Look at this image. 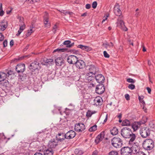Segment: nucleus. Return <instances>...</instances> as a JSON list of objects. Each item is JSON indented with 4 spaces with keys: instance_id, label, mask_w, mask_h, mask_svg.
<instances>
[{
    "instance_id": "42",
    "label": "nucleus",
    "mask_w": 155,
    "mask_h": 155,
    "mask_svg": "<svg viewBox=\"0 0 155 155\" xmlns=\"http://www.w3.org/2000/svg\"><path fill=\"white\" fill-rule=\"evenodd\" d=\"M144 98V97L143 96H139L138 99L140 102L143 105H145V103L143 100V99Z\"/></svg>"
},
{
    "instance_id": "60",
    "label": "nucleus",
    "mask_w": 155,
    "mask_h": 155,
    "mask_svg": "<svg viewBox=\"0 0 155 155\" xmlns=\"http://www.w3.org/2000/svg\"><path fill=\"white\" fill-rule=\"evenodd\" d=\"M4 39V36L2 33H0V41H2Z\"/></svg>"
},
{
    "instance_id": "6",
    "label": "nucleus",
    "mask_w": 155,
    "mask_h": 155,
    "mask_svg": "<svg viewBox=\"0 0 155 155\" xmlns=\"http://www.w3.org/2000/svg\"><path fill=\"white\" fill-rule=\"evenodd\" d=\"M122 17H119L117 22V26L120 28L122 30L127 31V28L125 26L124 23L122 18Z\"/></svg>"
},
{
    "instance_id": "36",
    "label": "nucleus",
    "mask_w": 155,
    "mask_h": 155,
    "mask_svg": "<svg viewBox=\"0 0 155 155\" xmlns=\"http://www.w3.org/2000/svg\"><path fill=\"white\" fill-rule=\"evenodd\" d=\"M67 50V48H57L56 49L54 50L53 53H55L56 52H58V53L61 52H64L66 51Z\"/></svg>"
},
{
    "instance_id": "40",
    "label": "nucleus",
    "mask_w": 155,
    "mask_h": 155,
    "mask_svg": "<svg viewBox=\"0 0 155 155\" xmlns=\"http://www.w3.org/2000/svg\"><path fill=\"white\" fill-rule=\"evenodd\" d=\"M149 126L151 129L155 128V121L153 120L149 122Z\"/></svg>"
},
{
    "instance_id": "38",
    "label": "nucleus",
    "mask_w": 155,
    "mask_h": 155,
    "mask_svg": "<svg viewBox=\"0 0 155 155\" xmlns=\"http://www.w3.org/2000/svg\"><path fill=\"white\" fill-rule=\"evenodd\" d=\"M123 124L124 126H129L130 125L131 123L130 120L126 119L123 121Z\"/></svg>"
},
{
    "instance_id": "19",
    "label": "nucleus",
    "mask_w": 155,
    "mask_h": 155,
    "mask_svg": "<svg viewBox=\"0 0 155 155\" xmlns=\"http://www.w3.org/2000/svg\"><path fill=\"white\" fill-rule=\"evenodd\" d=\"M85 63L84 61L81 60H78L75 65L77 68L79 69H82L85 66Z\"/></svg>"
},
{
    "instance_id": "17",
    "label": "nucleus",
    "mask_w": 155,
    "mask_h": 155,
    "mask_svg": "<svg viewBox=\"0 0 155 155\" xmlns=\"http://www.w3.org/2000/svg\"><path fill=\"white\" fill-rule=\"evenodd\" d=\"M44 22L45 26L46 27H49L50 26V23L49 22V18L48 13L45 12L44 16Z\"/></svg>"
},
{
    "instance_id": "41",
    "label": "nucleus",
    "mask_w": 155,
    "mask_h": 155,
    "mask_svg": "<svg viewBox=\"0 0 155 155\" xmlns=\"http://www.w3.org/2000/svg\"><path fill=\"white\" fill-rule=\"evenodd\" d=\"M140 10L138 8H137L136 9L134 12V16L137 18L140 15Z\"/></svg>"
},
{
    "instance_id": "26",
    "label": "nucleus",
    "mask_w": 155,
    "mask_h": 155,
    "mask_svg": "<svg viewBox=\"0 0 155 155\" xmlns=\"http://www.w3.org/2000/svg\"><path fill=\"white\" fill-rule=\"evenodd\" d=\"M77 48H79L83 50L88 51H91L92 48L90 47L84 45H79L77 46Z\"/></svg>"
},
{
    "instance_id": "22",
    "label": "nucleus",
    "mask_w": 155,
    "mask_h": 155,
    "mask_svg": "<svg viewBox=\"0 0 155 155\" xmlns=\"http://www.w3.org/2000/svg\"><path fill=\"white\" fill-rule=\"evenodd\" d=\"M105 135V133L104 131L101 132L96 137L95 140V142L98 143L100 141L102 140L104 137Z\"/></svg>"
},
{
    "instance_id": "39",
    "label": "nucleus",
    "mask_w": 155,
    "mask_h": 155,
    "mask_svg": "<svg viewBox=\"0 0 155 155\" xmlns=\"http://www.w3.org/2000/svg\"><path fill=\"white\" fill-rule=\"evenodd\" d=\"M59 11L61 13L62 15L64 14V15H66L67 14H69L70 15H72L73 14L72 12H68L66 11L61 10V11Z\"/></svg>"
},
{
    "instance_id": "8",
    "label": "nucleus",
    "mask_w": 155,
    "mask_h": 155,
    "mask_svg": "<svg viewBox=\"0 0 155 155\" xmlns=\"http://www.w3.org/2000/svg\"><path fill=\"white\" fill-rule=\"evenodd\" d=\"M78 57L74 55H70L68 56L67 60L68 62L70 64H75L78 61Z\"/></svg>"
},
{
    "instance_id": "14",
    "label": "nucleus",
    "mask_w": 155,
    "mask_h": 155,
    "mask_svg": "<svg viewBox=\"0 0 155 155\" xmlns=\"http://www.w3.org/2000/svg\"><path fill=\"white\" fill-rule=\"evenodd\" d=\"M58 145L57 140L54 139L51 140L48 144V147L50 149L54 148Z\"/></svg>"
},
{
    "instance_id": "35",
    "label": "nucleus",
    "mask_w": 155,
    "mask_h": 155,
    "mask_svg": "<svg viewBox=\"0 0 155 155\" xmlns=\"http://www.w3.org/2000/svg\"><path fill=\"white\" fill-rule=\"evenodd\" d=\"M53 151L51 149L45 150L44 152V155H53Z\"/></svg>"
},
{
    "instance_id": "56",
    "label": "nucleus",
    "mask_w": 155,
    "mask_h": 155,
    "mask_svg": "<svg viewBox=\"0 0 155 155\" xmlns=\"http://www.w3.org/2000/svg\"><path fill=\"white\" fill-rule=\"evenodd\" d=\"M104 56L105 58H108L109 57V55L107 54V52L106 51H104Z\"/></svg>"
},
{
    "instance_id": "62",
    "label": "nucleus",
    "mask_w": 155,
    "mask_h": 155,
    "mask_svg": "<svg viewBox=\"0 0 155 155\" xmlns=\"http://www.w3.org/2000/svg\"><path fill=\"white\" fill-rule=\"evenodd\" d=\"M85 7L87 9H89L91 7V5H90V4H87L86 5Z\"/></svg>"
},
{
    "instance_id": "16",
    "label": "nucleus",
    "mask_w": 155,
    "mask_h": 155,
    "mask_svg": "<svg viewBox=\"0 0 155 155\" xmlns=\"http://www.w3.org/2000/svg\"><path fill=\"white\" fill-rule=\"evenodd\" d=\"M94 79H96L97 82L100 84L103 83L105 80L104 77L101 74L95 75L94 77Z\"/></svg>"
},
{
    "instance_id": "51",
    "label": "nucleus",
    "mask_w": 155,
    "mask_h": 155,
    "mask_svg": "<svg viewBox=\"0 0 155 155\" xmlns=\"http://www.w3.org/2000/svg\"><path fill=\"white\" fill-rule=\"evenodd\" d=\"M109 155H118V153L116 151H112L109 153Z\"/></svg>"
},
{
    "instance_id": "48",
    "label": "nucleus",
    "mask_w": 155,
    "mask_h": 155,
    "mask_svg": "<svg viewBox=\"0 0 155 155\" xmlns=\"http://www.w3.org/2000/svg\"><path fill=\"white\" fill-rule=\"evenodd\" d=\"M93 114V113H92L91 111L88 110L87 112L86 116L88 117H90Z\"/></svg>"
},
{
    "instance_id": "58",
    "label": "nucleus",
    "mask_w": 155,
    "mask_h": 155,
    "mask_svg": "<svg viewBox=\"0 0 155 155\" xmlns=\"http://www.w3.org/2000/svg\"><path fill=\"white\" fill-rule=\"evenodd\" d=\"M125 97L127 100L128 101L130 99V96L128 94H126L125 95Z\"/></svg>"
},
{
    "instance_id": "4",
    "label": "nucleus",
    "mask_w": 155,
    "mask_h": 155,
    "mask_svg": "<svg viewBox=\"0 0 155 155\" xmlns=\"http://www.w3.org/2000/svg\"><path fill=\"white\" fill-rule=\"evenodd\" d=\"M140 134L142 137L145 138L150 135V130L149 129L146 127L141 128L140 130Z\"/></svg>"
},
{
    "instance_id": "30",
    "label": "nucleus",
    "mask_w": 155,
    "mask_h": 155,
    "mask_svg": "<svg viewBox=\"0 0 155 155\" xmlns=\"http://www.w3.org/2000/svg\"><path fill=\"white\" fill-rule=\"evenodd\" d=\"M113 43L111 42L110 43L106 42L105 43H103V46L108 50H109L110 49L112 48H113Z\"/></svg>"
},
{
    "instance_id": "53",
    "label": "nucleus",
    "mask_w": 155,
    "mask_h": 155,
    "mask_svg": "<svg viewBox=\"0 0 155 155\" xmlns=\"http://www.w3.org/2000/svg\"><path fill=\"white\" fill-rule=\"evenodd\" d=\"M97 3L96 2H94L92 4V7L94 8H95L97 7Z\"/></svg>"
},
{
    "instance_id": "49",
    "label": "nucleus",
    "mask_w": 155,
    "mask_h": 155,
    "mask_svg": "<svg viewBox=\"0 0 155 155\" xmlns=\"http://www.w3.org/2000/svg\"><path fill=\"white\" fill-rule=\"evenodd\" d=\"M19 20V22L20 23L19 24V25H23L25 24L23 22V18L22 17H19L18 18Z\"/></svg>"
},
{
    "instance_id": "29",
    "label": "nucleus",
    "mask_w": 155,
    "mask_h": 155,
    "mask_svg": "<svg viewBox=\"0 0 155 155\" xmlns=\"http://www.w3.org/2000/svg\"><path fill=\"white\" fill-rule=\"evenodd\" d=\"M141 125L139 121L135 122L132 124V127L134 131H136Z\"/></svg>"
},
{
    "instance_id": "45",
    "label": "nucleus",
    "mask_w": 155,
    "mask_h": 155,
    "mask_svg": "<svg viewBox=\"0 0 155 155\" xmlns=\"http://www.w3.org/2000/svg\"><path fill=\"white\" fill-rule=\"evenodd\" d=\"M4 13V12L2 9V3H0V16H2Z\"/></svg>"
},
{
    "instance_id": "13",
    "label": "nucleus",
    "mask_w": 155,
    "mask_h": 155,
    "mask_svg": "<svg viewBox=\"0 0 155 155\" xmlns=\"http://www.w3.org/2000/svg\"><path fill=\"white\" fill-rule=\"evenodd\" d=\"M130 134V135L128 136V137H127V139H130L129 141L128 144H132V143L134 142L135 140L137 137V135L133 133L132 132V131H131Z\"/></svg>"
},
{
    "instance_id": "57",
    "label": "nucleus",
    "mask_w": 155,
    "mask_h": 155,
    "mask_svg": "<svg viewBox=\"0 0 155 155\" xmlns=\"http://www.w3.org/2000/svg\"><path fill=\"white\" fill-rule=\"evenodd\" d=\"M7 40H4L3 42V47H5L7 46Z\"/></svg>"
},
{
    "instance_id": "12",
    "label": "nucleus",
    "mask_w": 155,
    "mask_h": 155,
    "mask_svg": "<svg viewBox=\"0 0 155 155\" xmlns=\"http://www.w3.org/2000/svg\"><path fill=\"white\" fill-rule=\"evenodd\" d=\"M25 69V65L23 64H18L15 68L16 71L18 73H23L24 72Z\"/></svg>"
},
{
    "instance_id": "11",
    "label": "nucleus",
    "mask_w": 155,
    "mask_h": 155,
    "mask_svg": "<svg viewBox=\"0 0 155 155\" xmlns=\"http://www.w3.org/2000/svg\"><path fill=\"white\" fill-rule=\"evenodd\" d=\"M122 155H131L132 151L129 147H125L121 150Z\"/></svg>"
},
{
    "instance_id": "44",
    "label": "nucleus",
    "mask_w": 155,
    "mask_h": 155,
    "mask_svg": "<svg viewBox=\"0 0 155 155\" xmlns=\"http://www.w3.org/2000/svg\"><path fill=\"white\" fill-rule=\"evenodd\" d=\"M97 126L95 125L91 127H90L89 129V130L90 132L94 131L97 130Z\"/></svg>"
},
{
    "instance_id": "54",
    "label": "nucleus",
    "mask_w": 155,
    "mask_h": 155,
    "mask_svg": "<svg viewBox=\"0 0 155 155\" xmlns=\"http://www.w3.org/2000/svg\"><path fill=\"white\" fill-rule=\"evenodd\" d=\"M7 73V77H9L10 75H12L13 74V72L12 71L10 70L8 71Z\"/></svg>"
},
{
    "instance_id": "1",
    "label": "nucleus",
    "mask_w": 155,
    "mask_h": 155,
    "mask_svg": "<svg viewBox=\"0 0 155 155\" xmlns=\"http://www.w3.org/2000/svg\"><path fill=\"white\" fill-rule=\"evenodd\" d=\"M143 147L145 150H151L154 147V142L151 139H146L143 143Z\"/></svg>"
},
{
    "instance_id": "5",
    "label": "nucleus",
    "mask_w": 155,
    "mask_h": 155,
    "mask_svg": "<svg viewBox=\"0 0 155 155\" xmlns=\"http://www.w3.org/2000/svg\"><path fill=\"white\" fill-rule=\"evenodd\" d=\"M131 131V130L129 128L123 127L121 130V134L124 138L127 139Z\"/></svg>"
},
{
    "instance_id": "21",
    "label": "nucleus",
    "mask_w": 155,
    "mask_h": 155,
    "mask_svg": "<svg viewBox=\"0 0 155 155\" xmlns=\"http://www.w3.org/2000/svg\"><path fill=\"white\" fill-rule=\"evenodd\" d=\"M39 64L38 62L35 61L31 64L29 67V68L32 71L35 70L38 68Z\"/></svg>"
},
{
    "instance_id": "64",
    "label": "nucleus",
    "mask_w": 155,
    "mask_h": 155,
    "mask_svg": "<svg viewBox=\"0 0 155 155\" xmlns=\"http://www.w3.org/2000/svg\"><path fill=\"white\" fill-rule=\"evenodd\" d=\"M34 155H43V154L41 153L37 152Z\"/></svg>"
},
{
    "instance_id": "50",
    "label": "nucleus",
    "mask_w": 155,
    "mask_h": 155,
    "mask_svg": "<svg viewBox=\"0 0 155 155\" xmlns=\"http://www.w3.org/2000/svg\"><path fill=\"white\" fill-rule=\"evenodd\" d=\"M53 61L52 59H47L45 61V62L48 64H51V63L53 62Z\"/></svg>"
},
{
    "instance_id": "15",
    "label": "nucleus",
    "mask_w": 155,
    "mask_h": 155,
    "mask_svg": "<svg viewBox=\"0 0 155 155\" xmlns=\"http://www.w3.org/2000/svg\"><path fill=\"white\" fill-rule=\"evenodd\" d=\"M76 135L75 132L73 130H70L65 134L66 139H70L73 138Z\"/></svg>"
},
{
    "instance_id": "61",
    "label": "nucleus",
    "mask_w": 155,
    "mask_h": 155,
    "mask_svg": "<svg viewBox=\"0 0 155 155\" xmlns=\"http://www.w3.org/2000/svg\"><path fill=\"white\" fill-rule=\"evenodd\" d=\"M107 118H108V114H106V115L105 118V119L104 120V121L103 124H104L106 122V121H107Z\"/></svg>"
},
{
    "instance_id": "27",
    "label": "nucleus",
    "mask_w": 155,
    "mask_h": 155,
    "mask_svg": "<svg viewBox=\"0 0 155 155\" xmlns=\"http://www.w3.org/2000/svg\"><path fill=\"white\" fill-rule=\"evenodd\" d=\"M102 101V99L101 97H97L94 100V105H96L97 106L101 105Z\"/></svg>"
},
{
    "instance_id": "55",
    "label": "nucleus",
    "mask_w": 155,
    "mask_h": 155,
    "mask_svg": "<svg viewBox=\"0 0 155 155\" xmlns=\"http://www.w3.org/2000/svg\"><path fill=\"white\" fill-rule=\"evenodd\" d=\"M57 29V26L56 25H55L54 26L53 28V31L54 33H56Z\"/></svg>"
},
{
    "instance_id": "31",
    "label": "nucleus",
    "mask_w": 155,
    "mask_h": 155,
    "mask_svg": "<svg viewBox=\"0 0 155 155\" xmlns=\"http://www.w3.org/2000/svg\"><path fill=\"white\" fill-rule=\"evenodd\" d=\"M7 78V75L4 72H0V82L4 81Z\"/></svg>"
},
{
    "instance_id": "25",
    "label": "nucleus",
    "mask_w": 155,
    "mask_h": 155,
    "mask_svg": "<svg viewBox=\"0 0 155 155\" xmlns=\"http://www.w3.org/2000/svg\"><path fill=\"white\" fill-rule=\"evenodd\" d=\"M77 48H79L83 50L88 51H91L92 48L90 47L84 45H79L77 46Z\"/></svg>"
},
{
    "instance_id": "24",
    "label": "nucleus",
    "mask_w": 155,
    "mask_h": 155,
    "mask_svg": "<svg viewBox=\"0 0 155 155\" xmlns=\"http://www.w3.org/2000/svg\"><path fill=\"white\" fill-rule=\"evenodd\" d=\"M56 138L58 141H62L66 138V137H65V134L61 133L58 134L56 136Z\"/></svg>"
},
{
    "instance_id": "18",
    "label": "nucleus",
    "mask_w": 155,
    "mask_h": 155,
    "mask_svg": "<svg viewBox=\"0 0 155 155\" xmlns=\"http://www.w3.org/2000/svg\"><path fill=\"white\" fill-rule=\"evenodd\" d=\"M87 72L85 77L88 81L90 82L94 79L95 74L87 71Z\"/></svg>"
},
{
    "instance_id": "9",
    "label": "nucleus",
    "mask_w": 155,
    "mask_h": 155,
    "mask_svg": "<svg viewBox=\"0 0 155 155\" xmlns=\"http://www.w3.org/2000/svg\"><path fill=\"white\" fill-rule=\"evenodd\" d=\"M105 91L104 85L102 84H100L97 85L95 91L96 93L98 94H101L104 93Z\"/></svg>"
},
{
    "instance_id": "23",
    "label": "nucleus",
    "mask_w": 155,
    "mask_h": 155,
    "mask_svg": "<svg viewBox=\"0 0 155 155\" xmlns=\"http://www.w3.org/2000/svg\"><path fill=\"white\" fill-rule=\"evenodd\" d=\"M7 26V22L5 20H3L0 22V30L4 31L6 28Z\"/></svg>"
},
{
    "instance_id": "63",
    "label": "nucleus",
    "mask_w": 155,
    "mask_h": 155,
    "mask_svg": "<svg viewBox=\"0 0 155 155\" xmlns=\"http://www.w3.org/2000/svg\"><path fill=\"white\" fill-rule=\"evenodd\" d=\"M14 41L13 40H11L10 42V45L11 47L12 46L14 45Z\"/></svg>"
},
{
    "instance_id": "43",
    "label": "nucleus",
    "mask_w": 155,
    "mask_h": 155,
    "mask_svg": "<svg viewBox=\"0 0 155 155\" xmlns=\"http://www.w3.org/2000/svg\"><path fill=\"white\" fill-rule=\"evenodd\" d=\"M75 153L78 155H81L83 153V152L79 149H76L74 151Z\"/></svg>"
},
{
    "instance_id": "2",
    "label": "nucleus",
    "mask_w": 155,
    "mask_h": 155,
    "mask_svg": "<svg viewBox=\"0 0 155 155\" xmlns=\"http://www.w3.org/2000/svg\"><path fill=\"white\" fill-rule=\"evenodd\" d=\"M112 145L116 148L121 147L123 144L122 140L118 137H114L111 140Z\"/></svg>"
},
{
    "instance_id": "33",
    "label": "nucleus",
    "mask_w": 155,
    "mask_h": 155,
    "mask_svg": "<svg viewBox=\"0 0 155 155\" xmlns=\"http://www.w3.org/2000/svg\"><path fill=\"white\" fill-rule=\"evenodd\" d=\"M63 44L66 45V47L71 48L74 45V43H71V41H70L67 40L64 42Z\"/></svg>"
},
{
    "instance_id": "32",
    "label": "nucleus",
    "mask_w": 155,
    "mask_h": 155,
    "mask_svg": "<svg viewBox=\"0 0 155 155\" xmlns=\"http://www.w3.org/2000/svg\"><path fill=\"white\" fill-rule=\"evenodd\" d=\"M20 26L19 29L18 31V33L16 34V35L17 36H18L20 35L21 32L24 30L25 28V24L23 25H19Z\"/></svg>"
},
{
    "instance_id": "37",
    "label": "nucleus",
    "mask_w": 155,
    "mask_h": 155,
    "mask_svg": "<svg viewBox=\"0 0 155 155\" xmlns=\"http://www.w3.org/2000/svg\"><path fill=\"white\" fill-rule=\"evenodd\" d=\"M148 119V118L145 116L143 117L141 120L139 121L140 124L141 125L144 124L147 121Z\"/></svg>"
},
{
    "instance_id": "52",
    "label": "nucleus",
    "mask_w": 155,
    "mask_h": 155,
    "mask_svg": "<svg viewBox=\"0 0 155 155\" xmlns=\"http://www.w3.org/2000/svg\"><path fill=\"white\" fill-rule=\"evenodd\" d=\"M128 87L131 90H133L135 88V86L134 85L132 84H130L128 86Z\"/></svg>"
},
{
    "instance_id": "46",
    "label": "nucleus",
    "mask_w": 155,
    "mask_h": 155,
    "mask_svg": "<svg viewBox=\"0 0 155 155\" xmlns=\"http://www.w3.org/2000/svg\"><path fill=\"white\" fill-rule=\"evenodd\" d=\"M127 81L128 82L131 83H134L136 81L135 80H134L131 78H129L127 79Z\"/></svg>"
},
{
    "instance_id": "7",
    "label": "nucleus",
    "mask_w": 155,
    "mask_h": 155,
    "mask_svg": "<svg viewBox=\"0 0 155 155\" xmlns=\"http://www.w3.org/2000/svg\"><path fill=\"white\" fill-rule=\"evenodd\" d=\"M85 129L84 124L81 123H78L75 124L74 127V130L77 132H82Z\"/></svg>"
},
{
    "instance_id": "34",
    "label": "nucleus",
    "mask_w": 155,
    "mask_h": 155,
    "mask_svg": "<svg viewBox=\"0 0 155 155\" xmlns=\"http://www.w3.org/2000/svg\"><path fill=\"white\" fill-rule=\"evenodd\" d=\"M111 134L113 135H115L118 134V130L116 127H113L110 130Z\"/></svg>"
},
{
    "instance_id": "20",
    "label": "nucleus",
    "mask_w": 155,
    "mask_h": 155,
    "mask_svg": "<svg viewBox=\"0 0 155 155\" xmlns=\"http://www.w3.org/2000/svg\"><path fill=\"white\" fill-rule=\"evenodd\" d=\"M114 12L115 15L117 16H119L120 17H122V16H120L121 14V11L120 9L118 4L116 5L114 8Z\"/></svg>"
},
{
    "instance_id": "47",
    "label": "nucleus",
    "mask_w": 155,
    "mask_h": 155,
    "mask_svg": "<svg viewBox=\"0 0 155 155\" xmlns=\"http://www.w3.org/2000/svg\"><path fill=\"white\" fill-rule=\"evenodd\" d=\"M33 31H34L32 30V29L31 28L30 30H29L27 31V33L26 34V36H29L33 32Z\"/></svg>"
},
{
    "instance_id": "3",
    "label": "nucleus",
    "mask_w": 155,
    "mask_h": 155,
    "mask_svg": "<svg viewBox=\"0 0 155 155\" xmlns=\"http://www.w3.org/2000/svg\"><path fill=\"white\" fill-rule=\"evenodd\" d=\"M128 145L130 147L132 153L135 155H137V154L141 151H140V147L138 143L137 142H133L132 143V144Z\"/></svg>"
},
{
    "instance_id": "59",
    "label": "nucleus",
    "mask_w": 155,
    "mask_h": 155,
    "mask_svg": "<svg viewBox=\"0 0 155 155\" xmlns=\"http://www.w3.org/2000/svg\"><path fill=\"white\" fill-rule=\"evenodd\" d=\"M109 14H106V17L103 19V21H102V23H103L105 20H106L107 19V18L109 16Z\"/></svg>"
},
{
    "instance_id": "10",
    "label": "nucleus",
    "mask_w": 155,
    "mask_h": 155,
    "mask_svg": "<svg viewBox=\"0 0 155 155\" xmlns=\"http://www.w3.org/2000/svg\"><path fill=\"white\" fill-rule=\"evenodd\" d=\"M86 70L87 72H90L96 74L98 71V69L94 65H91L86 67Z\"/></svg>"
},
{
    "instance_id": "28",
    "label": "nucleus",
    "mask_w": 155,
    "mask_h": 155,
    "mask_svg": "<svg viewBox=\"0 0 155 155\" xmlns=\"http://www.w3.org/2000/svg\"><path fill=\"white\" fill-rule=\"evenodd\" d=\"M64 61L63 59L61 57H58L55 60L56 64L57 66H61L64 64Z\"/></svg>"
}]
</instances>
